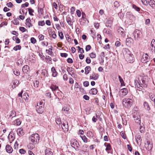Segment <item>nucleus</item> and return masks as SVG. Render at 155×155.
Wrapping results in <instances>:
<instances>
[{
	"label": "nucleus",
	"instance_id": "1",
	"mask_svg": "<svg viewBox=\"0 0 155 155\" xmlns=\"http://www.w3.org/2000/svg\"><path fill=\"white\" fill-rule=\"evenodd\" d=\"M31 140L33 143L36 144L39 140V137L38 134H32L30 137Z\"/></svg>",
	"mask_w": 155,
	"mask_h": 155
},
{
	"label": "nucleus",
	"instance_id": "2",
	"mask_svg": "<svg viewBox=\"0 0 155 155\" xmlns=\"http://www.w3.org/2000/svg\"><path fill=\"white\" fill-rule=\"evenodd\" d=\"M134 101L130 98H125L123 99L122 103L123 105L127 107H131Z\"/></svg>",
	"mask_w": 155,
	"mask_h": 155
},
{
	"label": "nucleus",
	"instance_id": "3",
	"mask_svg": "<svg viewBox=\"0 0 155 155\" xmlns=\"http://www.w3.org/2000/svg\"><path fill=\"white\" fill-rule=\"evenodd\" d=\"M150 60V58L149 57L147 54H143L141 59V62L144 63H147L148 64V66H150V63L149 62Z\"/></svg>",
	"mask_w": 155,
	"mask_h": 155
},
{
	"label": "nucleus",
	"instance_id": "4",
	"mask_svg": "<svg viewBox=\"0 0 155 155\" xmlns=\"http://www.w3.org/2000/svg\"><path fill=\"white\" fill-rule=\"evenodd\" d=\"M133 117L136 123L138 124H140L141 123L140 116L137 111H135L133 114Z\"/></svg>",
	"mask_w": 155,
	"mask_h": 155
},
{
	"label": "nucleus",
	"instance_id": "5",
	"mask_svg": "<svg viewBox=\"0 0 155 155\" xmlns=\"http://www.w3.org/2000/svg\"><path fill=\"white\" fill-rule=\"evenodd\" d=\"M36 111L38 113H42L43 110V105L42 102H40L37 104L36 106Z\"/></svg>",
	"mask_w": 155,
	"mask_h": 155
},
{
	"label": "nucleus",
	"instance_id": "6",
	"mask_svg": "<svg viewBox=\"0 0 155 155\" xmlns=\"http://www.w3.org/2000/svg\"><path fill=\"white\" fill-rule=\"evenodd\" d=\"M48 32L51 37L55 39L57 37L55 31L52 28H49L48 29Z\"/></svg>",
	"mask_w": 155,
	"mask_h": 155
},
{
	"label": "nucleus",
	"instance_id": "7",
	"mask_svg": "<svg viewBox=\"0 0 155 155\" xmlns=\"http://www.w3.org/2000/svg\"><path fill=\"white\" fill-rule=\"evenodd\" d=\"M126 58L128 62L130 63H133L134 61V58L133 55L131 54L125 57Z\"/></svg>",
	"mask_w": 155,
	"mask_h": 155
},
{
	"label": "nucleus",
	"instance_id": "8",
	"mask_svg": "<svg viewBox=\"0 0 155 155\" xmlns=\"http://www.w3.org/2000/svg\"><path fill=\"white\" fill-rule=\"evenodd\" d=\"M77 143V140L75 139H73L71 141V146L75 149L78 148Z\"/></svg>",
	"mask_w": 155,
	"mask_h": 155
},
{
	"label": "nucleus",
	"instance_id": "9",
	"mask_svg": "<svg viewBox=\"0 0 155 155\" xmlns=\"http://www.w3.org/2000/svg\"><path fill=\"white\" fill-rule=\"evenodd\" d=\"M122 51L125 57L129 55H131V52L127 48H124L122 50Z\"/></svg>",
	"mask_w": 155,
	"mask_h": 155
},
{
	"label": "nucleus",
	"instance_id": "10",
	"mask_svg": "<svg viewBox=\"0 0 155 155\" xmlns=\"http://www.w3.org/2000/svg\"><path fill=\"white\" fill-rule=\"evenodd\" d=\"M140 35V32L138 30L134 31V39L135 40H137V39L139 38Z\"/></svg>",
	"mask_w": 155,
	"mask_h": 155
},
{
	"label": "nucleus",
	"instance_id": "11",
	"mask_svg": "<svg viewBox=\"0 0 155 155\" xmlns=\"http://www.w3.org/2000/svg\"><path fill=\"white\" fill-rule=\"evenodd\" d=\"M120 92V95L122 96H124L127 94L128 93V90L127 88H124L121 89Z\"/></svg>",
	"mask_w": 155,
	"mask_h": 155
},
{
	"label": "nucleus",
	"instance_id": "12",
	"mask_svg": "<svg viewBox=\"0 0 155 155\" xmlns=\"http://www.w3.org/2000/svg\"><path fill=\"white\" fill-rule=\"evenodd\" d=\"M143 107L145 110L147 111H149L150 110V108L148 103L146 101L144 102L143 104Z\"/></svg>",
	"mask_w": 155,
	"mask_h": 155
},
{
	"label": "nucleus",
	"instance_id": "13",
	"mask_svg": "<svg viewBox=\"0 0 155 155\" xmlns=\"http://www.w3.org/2000/svg\"><path fill=\"white\" fill-rule=\"evenodd\" d=\"M5 149L6 152L9 153H11L13 151V149L12 147L8 144H7L6 146Z\"/></svg>",
	"mask_w": 155,
	"mask_h": 155
},
{
	"label": "nucleus",
	"instance_id": "14",
	"mask_svg": "<svg viewBox=\"0 0 155 155\" xmlns=\"http://www.w3.org/2000/svg\"><path fill=\"white\" fill-rule=\"evenodd\" d=\"M31 21L30 18H28L26 20L25 24L26 25L28 26L29 28L31 27L32 26V25L31 23Z\"/></svg>",
	"mask_w": 155,
	"mask_h": 155
},
{
	"label": "nucleus",
	"instance_id": "15",
	"mask_svg": "<svg viewBox=\"0 0 155 155\" xmlns=\"http://www.w3.org/2000/svg\"><path fill=\"white\" fill-rule=\"evenodd\" d=\"M8 138L10 142V143H11L15 139V137L14 135L11 133L9 134Z\"/></svg>",
	"mask_w": 155,
	"mask_h": 155
},
{
	"label": "nucleus",
	"instance_id": "16",
	"mask_svg": "<svg viewBox=\"0 0 155 155\" xmlns=\"http://www.w3.org/2000/svg\"><path fill=\"white\" fill-rule=\"evenodd\" d=\"M147 2L152 8H155V2L154 0H148Z\"/></svg>",
	"mask_w": 155,
	"mask_h": 155
},
{
	"label": "nucleus",
	"instance_id": "17",
	"mask_svg": "<svg viewBox=\"0 0 155 155\" xmlns=\"http://www.w3.org/2000/svg\"><path fill=\"white\" fill-rule=\"evenodd\" d=\"M152 144H151L150 142H147V144H146V147L147 150H151L152 149Z\"/></svg>",
	"mask_w": 155,
	"mask_h": 155
},
{
	"label": "nucleus",
	"instance_id": "18",
	"mask_svg": "<svg viewBox=\"0 0 155 155\" xmlns=\"http://www.w3.org/2000/svg\"><path fill=\"white\" fill-rule=\"evenodd\" d=\"M29 70V67L27 65L24 66L22 68L23 72L25 73H27Z\"/></svg>",
	"mask_w": 155,
	"mask_h": 155
},
{
	"label": "nucleus",
	"instance_id": "19",
	"mask_svg": "<svg viewBox=\"0 0 155 155\" xmlns=\"http://www.w3.org/2000/svg\"><path fill=\"white\" fill-rule=\"evenodd\" d=\"M62 127L64 131H67L68 129V124H66L65 123H63L62 126Z\"/></svg>",
	"mask_w": 155,
	"mask_h": 155
},
{
	"label": "nucleus",
	"instance_id": "20",
	"mask_svg": "<svg viewBox=\"0 0 155 155\" xmlns=\"http://www.w3.org/2000/svg\"><path fill=\"white\" fill-rule=\"evenodd\" d=\"M140 125V131L141 133H143L145 131V127L143 123L139 124Z\"/></svg>",
	"mask_w": 155,
	"mask_h": 155
},
{
	"label": "nucleus",
	"instance_id": "21",
	"mask_svg": "<svg viewBox=\"0 0 155 155\" xmlns=\"http://www.w3.org/2000/svg\"><path fill=\"white\" fill-rule=\"evenodd\" d=\"M97 92V90L95 88H92L90 90L89 93L92 95L96 94Z\"/></svg>",
	"mask_w": 155,
	"mask_h": 155
},
{
	"label": "nucleus",
	"instance_id": "22",
	"mask_svg": "<svg viewBox=\"0 0 155 155\" xmlns=\"http://www.w3.org/2000/svg\"><path fill=\"white\" fill-rule=\"evenodd\" d=\"M53 153L49 149H47L45 150V155H53Z\"/></svg>",
	"mask_w": 155,
	"mask_h": 155
},
{
	"label": "nucleus",
	"instance_id": "23",
	"mask_svg": "<svg viewBox=\"0 0 155 155\" xmlns=\"http://www.w3.org/2000/svg\"><path fill=\"white\" fill-rule=\"evenodd\" d=\"M28 95L27 93L25 92L23 94V98L25 100V101L26 102H28Z\"/></svg>",
	"mask_w": 155,
	"mask_h": 155
},
{
	"label": "nucleus",
	"instance_id": "24",
	"mask_svg": "<svg viewBox=\"0 0 155 155\" xmlns=\"http://www.w3.org/2000/svg\"><path fill=\"white\" fill-rule=\"evenodd\" d=\"M132 41V39L130 38H127L126 40V45H130L131 44Z\"/></svg>",
	"mask_w": 155,
	"mask_h": 155
},
{
	"label": "nucleus",
	"instance_id": "25",
	"mask_svg": "<svg viewBox=\"0 0 155 155\" xmlns=\"http://www.w3.org/2000/svg\"><path fill=\"white\" fill-rule=\"evenodd\" d=\"M17 134L20 136H21L23 134V129L22 128H19L17 129Z\"/></svg>",
	"mask_w": 155,
	"mask_h": 155
},
{
	"label": "nucleus",
	"instance_id": "26",
	"mask_svg": "<svg viewBox=\"0 0 155 155\" xmlns=\"http://www.w3.org/2000/svg\"><path fill=\"white\" fill-rule=\"evenodd\" d=\"M149 96L151 101H153L154 102H155V96L152 93H151L149 94Z\"/></svg>",
	"mask_w": 155,
	"mask_h": 155
},
{
	"label": "nucleus",
	"instance_id": "27",
	"mask_svg": "<svg viewBox=\"0 0 155 155\" xmlns=\"http://www.w3.org/2000/svg\"><path fill=\"white\" fill-rule=\"evenodd\" d=\"M69 110V108L68 107H64L62 109V111L65 112L66 113H68Z\"/></svg>",
	"mask_w": 155,
	"mask_h": 155
},
{
	"label": "nucleus",
	"instance_id": "28",
	"mask_svg": "<svg viewBox=\"0 0 155 155\" xmlns=\"http://www.w3.org/2000/svg\"><path fill=\"white\" fill-rule=\"evenodd\" d=\"M51 71L52 72V76L54 77H55L57 76V73L56 71V70L54 67L51 68Z\"/></svg>",
	"mask_w": 155,
	"mask_h": 155
},
{
	"label": "nucleus",
	"instance_id": "29",
	"mask_svg": "<svg viewBox=\"0 0 155 155\" xmlns=\"http://www.w3.org/2000/svg\"><path fill=\"white\" fill-rule=\"evenodd\" d=\"M50 88L53 91H56L57 90H58V86H57L55 85H52L51 86Z\"/></svg>",
	"mask_w": 155,
	"mask_h": 155
},
{
	"label": "nucleus",
	"instance_id": "30",
	"mask_svg": "<svg viewBox=\"0 0 155 155\" xmlns=\"http://www.w3.org/2000/svg\"><path fill=\"white\" fill-rule=\"evenodd\" d=\"M14 124L19 125L21 123V121L19 119L15 120L14 122Z\"/></svg>",
	"mask_w": 155,
	"mask_h": 155
},
{
	"label": "nucleus",
	"instance_id": "31",
	"mask_svg": "<svg viewBox=\"0 0 155 155\" xmlns=\"http://www.w3.org/2000/svg\"><path fill=\"white\" fill-rule=\"evenodd\" d=\"M19 81H18V80H14L13 83V85H14V86L13 85H12V87L13 88H15L18 85V84L19 83Z\"/></svg>",
	"mask_w": 155,
	"mask_h": 155
},
{
	"label": "nucleus",
	"instance_id": "32",
	"mask_svg": "<svg viewBox=\"0 0 155 155\" xmlns=\"http://www.w3.org/2000/svg\"><path fill=\"white\" fill-rule=\"evenodd\" d=\"M91 68L90 66H87L85 68V74H88L91 70Z\"/></svg>",
	"mask_w": 155,
	"mask_h": 155
},
{
	"label": "nucleus",
	"instance_id": "33",
	"mask_svg": "<svg viewBox=\"0 0 155 155\" xmlns=\"http://www.w3.org/2000/svg\"><path fill=\"white\" fill-rule=\"evenodd\" d=\"M118 78H119V80L120 81V83L121 84V86H124L125 85V84L124 83V81L123 80V79L121 78V77H120V76L119 75Z\"/></svg>",
	"mask_w": 155,
	"mask_h": 155
},
{
	"label": "nucleus",
	"instance_id": "34",
	"mask_svg": "<svg viewBox=\"0 0 155 155\" xmlns=\"http://www.w3.org/2000/svg\"><path fill=\"white\" fill-rule=\"evenodd\" d=\"M118 32L122 36L124 37V36L125 34L124 33L123 29L120 28L118 30Z\"/></svg>",
	"mask_w": 155,
	"mask_h": 155
},
{
	"label": "nucleus",
	"instance_id": "35",
	"mask_svg": "<svg viewBox=\"0 0 155 155\" xmlns=\"http://www.w3.org/2000/svg\"><path fill=\"white\" fill-rule=\"evenodd\" d=\"M16 114L14 110H12L11 112L9 117H12V118L14 117H15Z\"/></svg>",
	"mask_w": 155,
	"mask_h": 155
},
{
	"label": "nucleus",
	"instance_id": "36",
	"mask_svg": "<svg viewBox=\"0 0 155 155\" xmlns=\"http://www.w3.org/2000/svg\"><path fill=\"white\" fill-rule=\"evenodd\" d=\"M80 137L83 141L85 143H87V138L84 135L82 136L81 135L80 136Z\"/></svg>",
	"mask_w": 155,
	"mask_h": 155
},
{
	"label": "nucleus",
	"instance_id": "37",
	"mask_svg": "<svg viewBox=\"0 0 155 155\" xmlns=\"http://www.w3.org/2000/svg\"><path fill=\"white\" fill-rule=\"evenodd\" d=\"M95 76L94 77L92 76H90V79H93L94 80H96L98 78V74H96V75L94 74Z\"/></svg>",
	"mask_w": 155,
	"mask_h": 155
},
{
	"label": "nucleus",
	"instance_id": "38",
	"mask_svg": "<svg viewBox=\"0 0 155 155\" xmlns=\"http://www.w3.org/2000/svg\"><path fill=\"white\" fill-rule=\"evenodd\" d=\"M86 19L83 18H82L81 19H79V22L81 25H83L86 22Z\"/></svg>",
	"mask_w": 155,
	"mask_h": 155
},
{
	"label": "nucleus",
	"instance_id": "39",
	"mask_svg": "<svg viewBox=\"0 0 155 155\" xmlns=\"http://www.w3.org/2000/svg\"><path fill=\"white\" fill-rule=\"evenodd\" d=\"M21 48V46L20 45H16L13 48V49L15 51H16L18 50H20Z\"/></svg>",
	"mask_w": 155,
	"mask_h": 155
},
{
	"label": "nucleus",
	"instance_id": "40",
	"mask_svg": "<svg viewBox=\"0 0 155 155\" xmlns=\"http://www.w3.org/2000/svg\"><path fill=\"white\" fill-rule=\"evenodd\" d=\"M39 82L36 80L34 82V85L35 87L37 88L38 87Z\"/></svg>",
	"mask_w": 155,
	"mask_h": 155
},
{
	"label": "nucleus",
	"instance_id": "41",
	"mask_svg": "<svg viewBox=\"0 0 155 155\" xmlns=\"http://www.w3.org/2000/svg\"><path fill=\"white\" fill-rule=\"evenodd\" d=\"M28 10L29 12V14L31 15H33V13L34 12V11L33 9L31 8H28Z\"/></svg>",
	"mask_w": 155,
	"mask_h": 155
},
{
	"label": "nucleus",
	"instance_id": "42",
	"mask_svg": "<svg viewBox=\"0 0 155 155\" xmlns=\"http://www.w3.org/2000/svg\"><path fill=\"white\" fill-rule=\"evenodd\" d=\"M13 39L14 40H15H15V42L16 43L18 44L20 42V39L14 36L13 37Z\"/></svg>",
	"mask_w": 155,
	"mask_h": 155
},
{
	"label": "nucleus",
	"instance_id": "43",
	"mask_svg": "<svg viewBox=\"0 0 155 155\" xmlns=\"http://www.w3.org/2000/svg\"><path fill=\"white\" fill-rule=\"evenodd\" d=\"M45 25V22L44 21H40L38 22V25L39 26H43Z\"/></svg>",
	"mask_w": 155,
	"mask_h": 155
},
{
	"label": "nucleus",
	"instance_id": "44",
	"mask_svg": "<svg viewBox=\"0 0 155 155\" xmlns=\"http://www.w3.org/2000/svg\"><path fill=\"white\" fill-rule=\"evenodd\" d=\"M137 86L138 88H139L140 89H142V88H143V87H146L147 86L146 83L141 84V86H140V84H139L138 85L140 86V87H138L137 84Z\"/></svg>",
	"mask_w": 155,
	"mask_h": 155
},
{
	"label": "nucleus",
	"instance_id": "45",
	"mask_svg": "<svg viewBox=\"0 0 155 155\" xmlns=\"http://www.w3.org/2000/svg\"><path fill=\"white\" fill-rule=\"evenodd\" d=\"M52 49L51 48H49L48 50H46V53H48L50 55H51L52 53Z\"/></svg>",
	"mask_w": 155,
	"mask_h": 155
},
{
	"label": "nucleus",
	"instance_id": "46",
	"mask_svg": "<svg viewBox=\"0 0 155 155\" xmlns=\"http://www.w3.org/2000/svg\"><path fill=\"white\" fill-rule=\"evenodd\" d=\"M13 73L15 75L17 76H18L20 74V72L18 70L15 69L14 70Z\"/></svg>",
	"mask_w": 155,
	"mask_h": 155
},
{
	"label": "nucleus",
	"instance_id": "47",
	"mask_svg": "<svg viewBox=\"0 0 155 155\" xmlns=\"http://www.w3.org/2000/svg\"><path fill=\"white\" fill-rule=\"evenodd\" d=\"M133 7L134 9L135 10L138 12H139L140 11V8L137 7L135 5H133Z\"/></svg>",
	"mask_w": 155,
	"mask_h": 155
},
{
	"label": "nucleus",
	"instance_id": "48",
	"mask_svg": "<svg viewBox=\"0 0 155 155\" xmlns=\"http://www.w3.org/2000/svg\"><path fill=\"white\" fill-rule=\"evenodd\" d=\"M89 55L91 58H94L96 57V54L94 52H92L89 54Z\"/></svg>",
	"mask_w": 155,
	"mask_h": 155
},
{
	"label": "nucleus",
	"instance_id": "49",
	"mask_svg": "<svg viewBox=\"0 0 155 155\" xmlns=\"http://www.w3.org/2000/svg\"><path fill=\"white\" fill-rule=\"evenodd\" d=\"M84 50L83 48H81L79 46H78V52H80L81 53H84Z\"/></svg>",
	"mask_w": 155,
	"mask_h": 155
},
{
	"label": "nucleus",
	"instance_id": "50",
	"mask_svg": "<svg viewBox=\"0 0 155 155\" xmlns=\"http://www.w3.org/2000/svg\"><path fill=\"white\" fill-rule=\"evenodd\" d=\"M58 35L61 39H62L64 38L63 34L61 32H58Z\"/></svg>",
	"mask_w": 155,
	"mask_h": 155
},
{
	"label": "nucleus",
	"instance_id": "51",
	"mask_svg": "<svg viewBox=\"0 0 155 155\" xmlns=\"http://www.w3.org/2000/svg\"><path fill=\"white\" fill-rule=\"evenodd\" d=\"M7 6L9 8H12L13 6V5L11 2L8 3L6 4Z\"/></svg>",
	"mask_w": 155,
	"mask_h": 155
},
{
	"label": "nucleus",
	"instance_id": "52",
	"mask_svg": "<svg viewBox=\"0 0 155 155\" xmlns=\"http://www.w3.org/2000/svg\"><path fill=\"white\" fill-rule=\"evenodd\" d=\"M55 121L57 124L58 125H59L61 123V122L60 118H57L56 120Z\"/></svg>",
	"mask_w": 155,
	"mask_h": 155
},
{
	"label": "nucleus",
	"instance_id": "53",
	"mask_svg": "<svg viewBox=\"0 0 155 155\" xmlns=\"http://www.w3.org/2000/svg\"><path fill=\"white\" fill-rule=\"evenodd\" d=\"M47 60L46 62L48 63H50L51 60V58L49 56H48L46 58Z\"/></svg>",
	"mask_w": 155,
	"mask_h": 155
},
{
	"label": "nucleus",
	"instance_id": "54",
	"mask_svg": "<svg viewBox=\"0 0 155 155\" xmlns=\"http://www.w3.org/2000/svg\"><path fill=\"white\" fill-rule=\"evenodd\" d=\"M111 146L110 144H107V147L106 148V151H109L110 150Z\"/></svg>",
	"mask_w": 155,
	"mask_h": 155
},
{
	"label": "nucleus",
	"instance_id": "55",
	"mask_svg": "<svg viewBox=\"0 0 155 155\" xmlns=\"http://www.w3.org/2000/svg\"><path fill=\"white\" fill-rule=\"evenodd\" d=\"M31 41L32 44H35L36 42V40L34 38L32 37L31 39Z\"/></svg>",
	"mask_w": 155,
	"mask_h": 155
},
{
	"label": "nucleus",
	"instance_id": "56",
	"mask_svg": "<svg viewBox=\"0 0 155 155\" xmlns=\"http://www.w3.org/2000/svg\"><path fill=\"white\" fill-rule=\"evenodd\" d=\"M91 47L90 45H87L86 47L85 50L86 51H89L91 49Z\"/></svg>",
	"mask_w": 155,
	"mask_h": 155
},
{
	"label": "nucleus",
	"instance_id": "57",
	"mask_svg": "<svg viewBox=\"0 0 155 155\" xmlns=\"http://www.w3.org/2000/svg\"><path fill=\"white\" fill-rule=\"evenodd\" d=\"M12 22L15 25H18L19 24V21L18 20L16 19L12 21Z\"/></svg>",
	"mask_w": 155,
	"mask_h": 155
},
{
	"label": "nucleus",
	"instance_id": "58",
	"mask_svg": "<svg viewBox=\"0 0 155 155\" xmlns=\"http://www.w3.org/2000/svg\"><path fill=\"white\" fill-rule=\"evenodd\" d=\"M20 30L23 32L26 31L27 29L23 27H20L19 28Z\"/></svg>",
	"mask_w": 155,
	"mask_h": 155
},
{
	"label": "nucleus",
	"instance_id": "59",
	"mask_svg": "<svg viewBox=\"0 0 155 155\" xmlns=\"http://www.w3.org/2000/svg\"><path fill=\"white\" fill-rule=\"evenodd\" d=\"M80 92H81L83 94H86V92L83 88L80 87L79 89Z\"/></svg>",
	"mask_w": 155,
	"mask_h": 155
},
{
	"label": "nucleus",
	"instance_id": "60",
	"mask_svg": "<svg viewBox=\"0 0 155 155\" xmlns=\"http://www.w3.org/2000/svg\"><path fill=\"white\" fill-rule=\"evenodd\" d=\"M83 84L84 86L85 87H87L89 85V82L87 81H84Z\"/></svg>",
	"mask_w": 155,
	"mask_h": 155
},
{
	"label": "nucleus",
	"instance_id": "61",
	"mask_svg": "<svg viewBox=\"0 0 155 155\" xmlns=\"http://www.w3.org/2000/svg\"><path fill=\"white\" fill-rule=\"evenodd\" d=\"M46 24L48 26H50L51 25V22L50 20H47L45 22Z\"/></svg>",
	"mask_w": 155,
	"mask_h": 155
},
{
	"label": "nucleus",
	"instance_id": "62",
	"mask_svg": "<svg viewBox=\"0 0 155 155\" xmlns=\"http://www.w3.org/2000/svg\"><path fill=\"white\" fill-rule=\"evenodd\" d=\"M83 98L86 100H88L89 99V97L87 95H84L83 97Z\"/></svg>",
	"mask_w": 155,
	"mask_h": 155
},
{
	"label": "nucleus",
	"instance_id": "63",
	"mask_svg": "<svg viewBox=\"0 0 155 155\" xmlns=\"http://www.w3.org/2000/svg\"><path fill=\"white\" fill-rule=\"evenodd\" d=\"M29 4L28 2H26L24 4H23L21 5V7L22 8L24 7H27L28 6Z\"/></svg>",
	"mask_w": 155,
	"mask_h": 155
},
{
	"label": "nucleus",
	"instance_id": "64",
	"mask_svg": "<svg viewBox=\"0 0 155 155\" xmlns=\"http://www.w3.org/2000/svg\"><path fill=\"white\" fill-rule=\"evenodd\" d=\"M38 38L40 40H43L44 39V36L42 35H40L38 36Z\"/></svg>",
	"mask_w": 155,
	"mask_h": 155
}]
</instances>
